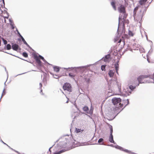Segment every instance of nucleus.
Listing matches in <instances>:
<instances>
[{
    "label": "nucleus",
    "instance_id": "obj_1",
    "mask_svg": "<svg viewBox=\"0 0 154 154\" xmlns=\"http://www.w3.org/2000/svg\"><path fill=\"white\" fill-rule=\"evenodd\" d=\"M118 9L119 12L122 13L123 15V16L122 15L120 16L119 19V23L117 32L118 34H121L125 28L124 21L125 20L126 15L125 14V8L124 5H121L119 7Z\"/></svg>",
    "mask_w": 154,
    "mask_h": 154
},
{
    "label": "nucleus",
    "instance_id": "obj_2",
    "mask_svg": "<svg viewBox=\"0 0 154 154\" xmlns=\"http://www.w3.org/2000/svg\"><path fill=\"white\" fill-rule=\"evenodd\" d=\"M148 0H140L139 3L140 6H139V7H141V9L140 10V19L137 20L139 21V23H141L142 17L144 14L145 13L147 9V7H146L144 5L146 2Z\"/></svg>",
    "mask_w": 154,
    "mask_h": 154
},
{
    "label": "nucleus",
    "instance_id": "obj_3",
    "mask_svg": "<svg viewBox=\"0 0 154 154\" xmlns=\"http://www.w3.org/2000/svg\"><path fill=\"white\" fill-rule=\"evenodd\" d=\"M129 103L128 99L124 100L121 101V104L120 106L116 107L115 108V111L120 112Z\"/></svg>",
    "mask_w": 154,
    "mask_h": 154
},
{
    "label": "nucleus",
    "instance_id": "obj_4",
    "mask_svg": "<svg viewBox=\"0 0 154 154\" xmlns=\"http://www.w3.org/2000/svg\"><path fill=\"white\" fill-rule=\"evenodd\" d=\"M121 100H122L120 98L118 97H114L112 99V103L115 106L116 105L115 107H113L114 108L115 107L114 112L116 113L118 112V114L119 112H117V111H115V108L116 107H117V106H120V105L121 104Z\"/></svg>",
    "mask_w": 154,
    "mask_h": 154
},
{
    "label": "nucleus",
    "instance_id": "obj_5",
    "mask_svg": "<svg viewBox=\"0 0 154 154\" xmlns=\"http://www.w3.org/2000/svg\"><path fill=\"white\" fill-rule=\"evenodd\" d=\"M63 88L64 90H67L69 92L72 91V90L70 84L67 83L64 84L63 86Z\"/></svg>",
    "mask_w": 154,
    "mask_h": 154
},
{
    "label": "nucleus",
    "instance_id": "obj_6",
    "mask_svg": "<svg viewBox=\"0 0 154 154\" xmlns=\"http://www.w3.org/2000/svg\"><path fill=\"white\" fill-rule=\"evenodd\" d=\"M110 130V135L109 138V141L111 143H113L114 144H115L116 143L113 140V136L112 134L113 132V129L112 127V126H109Z\"/></svg>",
    "mask_w": 154,
    "mask_h": 154
},
{
    "label": "nucleus",
    "instance_id": "obj_7",
    "mask_svg": "<svg viewBox=\"0 0 154 154\" xmlns=\"http://www.w3.org/2000/svg\"><path fill=\"white\" fill-rule=\"evenodd\" d=\"M62 139L63 140L62 142L64 143V146H65L67 143L71 142V140L70 137H69V136L63 137L62 138Z\"/></svg>",
    "mask_w": 154,
    "mask_h": 154
},
{
    "label": "nucleus",
    "instance_id": "obj_8",
    "mask_svg": "<svg viewBox=\"0 0 154 154\" xmlns=\"http://www.w3.org/2000/svg\"><path fill=\"white\" fill-rule=\"evenodd\" d=\"M138 8H139V7L137 6L134 8V12H134L133 16L134 17V19L135 20V19H136V20H137V21L138 22H139V21H137V20H138V19H140V13L137 16V17L136 14L137 11L138 9Z\"/></svg>",
    "mask_w": 154,
    "mask_h": 154
},
{
    "label": "nucleus",
    "instance_id": "obj_9",
    "mask_svg": "<svg viewBox=\"0 0 154 154\" xmlns=\"http://www.w3.org/2000/svg\"><path fill=\"white\" fill-rule=\"evenodd\" d=\"M33 56L34 59L35 60L38 65L40 66H42V62L40 60V58L39 56H38L36 54H35L33 55Z\"/></svg>",
    "mask_w": 154,
    "mask_h": 154
},
{
    "label": "nucleus",
    "instance_id": "obj_10",
    "mask_svg": "<svg viewBox=\"0 0 154 154\" xmlns=\"http://www.w3.org/2000/svg\"><path fill=\"white\" fill-rule=\"evenodd\" d=\"M75 132L76 133V135H80V134L81 135L82 132L84 131L83 129H81L78 128H75Z\"/></svg>",
    "mask_w": 154,
    "mask_h": 154
},
{
    "label": "nucleus",
    "instance_id": "obj_11",
    "mask_svg": "<svg viewBox=\"0 0 154 154\" xmlns=\"http://www.w3.org/2000/svg\"><path fill=\"white\" fill-rule=\"evenodd\" d=\"M110 55L109 54H108L106 55H105L104 57H103L101 59H103V60L105 62H109V59L110 58Z\"/></svg>",
    "mask_w": 154,
    "mask_h": 154
},
{
    "label": "nucleus",
    "instance_id": "obj_12",
    "mask_svg": "<svg viewBox=\"0 0 154 154\" xmlns=\"http://www.w3.org/2000/svg\"><path fill=\"white\" fill-rule=\"evenodd\" d=\"M91 65H87V66H79V67H71V68L69 67L68 68H64L63 69H74V68H86V67H89Z\"/></svg>",
    "mask_w": 154,
    "mask_h": 154
},
{
    "label": "nucleus",
    "instance_id": "obj_13",
    "mask_svg": "<svg viewBox=\"0 0 154 154\" xmlns=\"http://www.w3.org/2000/svg\"><path fill=\"white\" fill-rule=\"evenodd\" d=\"M115 71V70L114 69L110 70L109 71L108 74L110 77H113Z\"/></svg>",
    "mask_w": 154,
    "mask_h": 154
},
{
    "label": "nucleus",
    "instance_id": "obj_14",
    "mask_svg": "<svg viewBox=\"0 0 154 154\" xmlns=\"http://www.w3.org/2000/svg\"><path fill=\"white\" fill-rule=\"evenodd\" d=\"M140 46L139 45L136 44L134 43L133 44V48L134 50H138L139 48H140Z\"/></svg>",
    "mask_w": 154,
    "mask_h": 154
},
{
    "label": "nucleus",
    "instance_id": "obj_15",
    "mask_svg": "<svg viewBox=\"0 0 154 154\" xmlns=\"http://www.w3.org/2000/svg\"><path fill=\"white\" fill-rule=\"evenodd\" d=\"M12 48L14 51H17L18 49L19 46L16 44H12Z\"/></svg>",
    "mask_w": 154,
    "mask_h": 154
},
{
    "label": "nucleus",
    "instance_id": "obj_16",
    "mask_svg": "<svg viewBox=\"0 0 154 154\" xmlns=\"http://www.w3.org/2000/svg\"><path fill=\"white\" fill-rule=\"evenodd\" d=\"M119 62V61H118L115 64V71H116V72L118 74V70H119V65L118 64V63Z\"/></svg>",
    "mask_w": 154,
    "mask_h": 154
},
{
    "label": "nucleus",
    "instance_id": "obj_17",
    "mask_svg": "<svg viewBox=\"0 0 154 154\" xmlns=\"http://www.w3.org/2000/svg\"><path fill=\"white\" fill-rule=\"evenodd\" d=\"M68 150L67 149H63L60 150L59 151L54 152V154H60L64 152H65Z\"/></svg>",
    "mask_w": 154,
    "mask_h": 154
},
{
    "label": "nucleus",
    "instance_id": "obj_18",
    "mask_svg": "<svg viewBox=\"0 0 154 154\" xmlns=\"http://www.w3.org/2000/svg\"><path fill=\"white\" fill-rule=\"evenodd\" d=\"M53 66L54 71L57 72H59L60 70L59 67L57 66Z\"/></svg>",
    "mask_w": 154,
    "mask_h": 154
},
{
    "label": "nucleus",
    "instance_id": "obj_19",
    "mask_svg": "<svg viewBox=\"0 0 154 154\" xmlns=\"http://www.w3.org/2000/svg\"><path fill=\"white\" fill-rule=\"evenodd\" d=\"M109 146H112V147H115L116 148L119 149L120 150H122L123 149V148L122 147H121L120 146H119L118 145L114 146L113 144H110V145H109Z\"/></svg>",
    "mask_w": 154,
    "mask_h": 154
},
{
    "label": "nucleus",
    "instance_id": "obj_20",
    "mask_svg": "<svg viewBox=\"0 0 154 154\" xmlns=\"http://www.w3.org/2000/svg\"><path fill=\"white\" fill-rule=\"evenodd\" d=\"M50 73L53 76L54 78L56 79H58L61 77V75H54L51 72H50Z\"/></svg>",
    "mask_w": 154,
    "mask_h": 154
},
{
    "label": "nucleus",
    "instance_id": "obj_21",
    "mask_svg": "<svg viewBox=\"0 0 154 154\" xmlns=\"http://www.w3.org/2000/svg\"><path fill=\"white\" fill-rule=\"evenodd\" d=\"M130 89L131 90L130 91H129V94H128V95H129L131 94V91L133 90L135 88V87H134L132 85H131L129 86Z\"/></svg>",
    "mask_w": 154,
    "mask_h": 154
},
{
    "label": "nucleus",
    "instance_id": "obj_22",
    "mask_svg": "<svg viewBox=\"0 0 154 154\" xmlns=\"http://www.w3.org/2000/svg\"><path fill=\"white\" fill-rule=\"evenodd\" d=\"M21 38V39L22 41L23 42V43L25 44L29 48H30V46L28 45V44L26 42L24 38L22 36L20 37Z\"/></svg>",
    "mask_w": 154,
    "mask_h": 154
},
{
    "label": "nucleus",
    "instance_id": "obj_23",
    "mask_svg": "<svg viewBox=\"0 0 154 154\" xmlns=\"http://www.w3.org/2000/svg\"><path fill=\"white\" fill-rule=\"evenodd\" d=\"M121 150L124 151L125 152L128 153L130 154H137L135 153L134 152H132L131 151H130L128 150V149H125V150H123V149H122V150Z\"/></svg>",
    "mask_w": 154,
    "mask_h": 154
},
{
    "label": "nucleus",
    "instance_id": "obj_24",
    "mask_svg": "<svg viewBox=\"0 0 154 154\" xmlns=\"http://www.w3.org/2000/svg\"><path fill=\"white\" fill-rule=\"evenodd\" d=\"M111 5L112 6L113 9L116 10V8L115 5V3L114 2H112L111 3Z\"/></svg>",
    "mask_w": 154,
    "mask_h": 154
},
{
    "label": "nucleus",
    "instance_id": "obj_25",
    "mask_svg": "<svg viewBox=\"0 0 154 154\" xmlns=\"http://www.w3.org/2000/svg\"><path fill=\"white\" fill-rule=\"evenodd\" d=\"M76 140H74L75 142H73V143L74 144H75V145H76V146H79L80 145V144H77V142H78V141L79 140V139L78 138H77Z\"/></svg>",
    "mask_w": 154,
    "mask_h": 154
},
{
    "label": "nucleus",
    "instance_id": "obj_26",
    "mask_svg": "<svg viewBox=\"0 0 154 154\" xmlns=\"http://www.w3.org/2000/svg\"><path fill=\"white\" fill-rule=\"evenodd\" d=\"M88 107L87 106H85L83 108V110L84 111L86 112H88Z\"/></svg>",
    "mask_w": 154,
    "mask_h": 154
},
{
    "label": "nucleus",
    "instance_id": "obj_27",
    "mask_svg": "<svg viewBox=\"0 0 154 154\" xmlns=\"http://www.w3.org/2000/svg\"><path fill=\"white\" fill-rule=\"evenodd\" d=\"M93 108H92V107L91 106L90 110L88 112H87V113L91 115L93 113Z\"/></svg>",
    "mask_w": 154,
    "mask_h": 154
},
{
    "label": "nucleus",
    "instance_id": "obj_28",
    "mask_svg": "<svg viewBox=\"0 0 154 154\" xmlns=\"http://www.w3.org/2000/svg\"><path fill=\"white\" fill-rule=\"evenodd\" d=\"M11 48V45L10 44H8L6 46V49L8 50H9Z\"/></svg>",
    "mask_w": 154,
    "mask_h": 154
},
{
    "label": "nucleus",
    "instance_id": "obj_29",
    "mask_svg": "<svg viewBox=\"0 0 154 154\" xmlns=\"http://www.w3.org/2000/svg\"><path fill=\"white\" fill-rule=\"evenodd\" d=\"M106 65H102L101 66V69L102 71H105Z\"/></svg>",
    "mask_w": 154,
    "mask_h": 154
},
{
    "label": "nucleus",
    "instance_id": "obj_30",
    "mask_svg": "<svg viewBox=\"0 0 154 154\" xmlns=\"http://www.w3.org/2000/svg\"><path fill=\"white\" fill-rule=\"evenodd\" d=\"M139 50L140 51V53H143L144 52V50L141 47H140V48H139Z\"/></svg>",
    "mask_w": 154,
    "mask_h": 154
},
{
    "label": "nucleus",
    "instance_id": "obj_31",
    "mask_svg": "<svg viewBox=\"0 0 154 154\" xmlns=\"http://www.w3.org/2000/svg\"><path fill=\"white\" fill-rule=\"evenodd\" d=\"M128 34L130 36H133L134 35V34L130 30H129L128 31Z\"/></svg>",
    "mask_w": 154,
    "mask_h": 154
},
{
    "label": "nucleus",
    "instance_id": "obj_32",
    "mask_svg": "<svg viewBox=\"0 0 154 154\" xmlns=\"http://www.w3.org/2000/svg\"><path fill=\"white\" fill-rule=\"evenodd\" d=\"M23 55L25 57H28V54L26 52H23Z\"/></svg>",
    "mask_w": 154,
    "mask_h": 154
},
{
    "label": "nucleus",
    "instance_id": "obj_33",
    "mask_svg": "<svg viewBox=\"0 0 154 154\" xmlns=\"http://www.w3.org/2000/svg\"><path fill=\"white\" fill-rule=\"evenodd\" d=\"M69 75L70 76L71 78H73V77L75 76V75H74L72 73H69Z\"/></svg>",
    "mask_w": 154,
    "mask_h": 154
},
{
    "label": "nucleus",
    "instance_id": "obj_34",
    "mask_svg": "<svg viewBox=\"0 0 154 154\" xmlns=\"http://www.w3.org/2000/svg\"><path fill=\"white\" fill-rule=\"evenodd\" d=\"M2 39L3 42L4 44L5 45L7 43V41L6 40L4 39L3 38H2Z\"/></svg>",
    "mask_w": 154,
    "mask_h": 154
},
{
    "label": "nucleus",
    "instance_id": "obj_35",
    "mask_svg": "<svg viewBox=\"0 0 154 154\" xmlns=\"http://www.w3.org/2000/svg\"><path fill=\"white\" fill-rule=\"evenodd\" d=\"M103 138H100L99 139V140H98V143H101L102 142H103Z\"/></svg>",
    "mask_w": 154,
    "mask_h": 154
},
{
    "label": "nucleus",
    "instance_id": "obj_36",
    "mask_svg": "<svg viewBox=\"0 0 154 154\" xmlns=\"http://www.w3.org/2000/svg\"><path fill=\"white\" fill-rule=\"evenodd\" d=\"M16 31H17V33H18V35L19 36H20V37H21V36H22L20 34V33L17 30V28H16Z\"/></svg>",
    "mask_w": 154,
    "mask_h": 154
},
{
    "label": "nucleus",
    "instance_id": "obj_37",
    "mask_svg": "<svg viewBox=\"0 0 154 154\" xmlns=\"http://www.w3.org/2000/svg\"><path fill=\"white\" fill-rule=\"evenodd\" d=\"M40 86V93H41L42 92V89L41 88L42 87V85L41 83H40L39 84Z\"/></svg>",
    "mask_w": 154,
    "mask_h": 154
},
{
    "label": "nucleus",
    "instance_id": "obj_38",
    "mask_svg": "<svg viewBox=\"0 0 154 154\" xmlns=\"http://www.w3.org/2000/svg\"><path fill=\"white\" fill-rule=\"evenodd\" d=\"M9 20L10 25H12V24L13 23L12 20L10 19H9Z\"/></svg>",
    "mask_w": 154,
    "mask_h": 154
},
{
    "label": "nucleus",
    "instance_id": "obj_39",
    "mask_svg": "<svg viewBox=\"0 0 154 154\" xmlns=\"http://www.w3.org/2000/svg\"><path fill=\"white\" fill-rule=\"evenodd\" d=\"M42 60L43 61V62H44L45 63H47L49 65H51V64H50L48 63L44 59V60Z\"/></svg>",
    "mask_w": 154,
    "mask_h": 154
},
{
    "label": "nucleus",
    "instance_id": "obj_40",
    "mask_svg": "<svg viewBox=\"0 0 154 154\" xmlns=\"http://www.w3.org/2000/svg\"><path fill=\"white\" fill-rule=\"evenodd\" d=\"M39 57L40 59H42V60H44V59L43 57L42 56L40 55H39Z\"/></svg>",
    "mask_w": 154,
    "mask_h": 154
},
{
    "label": "nucleus",
    "instance_id": "obj_41",
    "mask_svg": "<svg viewBox=\"0 0 154 154\" xmlns=\"http://www.w3.org/2000/svg\"><path fill=\"white\" fill-rule=\"evenodd\" d=\"M4 68H5V71H6V72L7 74V76L8 77V72L6 69V68L5 67H4Z\"/></svg>",
    "mask_w": 154,
    "mask_h": 154
},
{
    "label": "nucleus",
    "instance_id": "obj_42",
    "mask_svg": "<svg viewBox=\"0 0 154 154\" xmlns=\"http://www.w3.org/2000/svg\"><path fill=\"white\" fill-rule=\"evenodd\" d=\"M10 25L11 26L12 29H14V26L13 24H12V25Z\"/></svg>",
    "mask_w": 154,
    "mask_h": 154
},
{
    "label": "nucleus",
    "instance_id": "obj_43",
    "mask_svg": "<svg viewBox=\"0 0 154 154\" xmlns=\"http://www.w3.org/2000/svg\"><path fill=\"white\" fill-rule=\"evenodd\" d=\"M152 50H150L149 52H148V54H149L150 53H152Z\"/></svg>",
    "mask_w": 154,
    "mask_h": 154
},
{
    "label": "nucleus",
    "instance_id": "obj_44",
    "mask_svg": "<svg viewBox=\"0 0 154 154\" xmlns=\"http://www.w3.org/2000/svg\"><path fill=\"white\" fill-rule=\"evenodd\" d=\"M144 33H145V35H146V39H147V40H148V38H147V35L146 34V32H145V31H144Z\"/></svg>",
    "mask_w": 154,
    "mask_h": 154
},
{
    "label": "nucleus",
    "instance_id": "obj_45",
    "mask_svg": "<svg viewBox=\"0 0 154 154\" xmlns=\"http://www.w3.org/2000/svg\"><path fill=\"white\" fill-rule=\"evenodd\" d=\"M53 146L51 147L49 149V151L50 152H51V149L52 148V147Z\"/></svg>",
    "mask_w": 154,
    "mask_h": 154
},
{
    "label": "nucleus",
    "instance_id": "obj_46",
    "mask_svg": "<svg viewBox=\"0 0 154 154\" xmlns=\"http://www.w3.org/2000/svg\"><path fill=\"white\" fill-rule=\"evenodd\" d=\"M2 2H3V4H4V6L5 7V3L4 0H2Z\"/></svg>",
    "mask_w": 154,
    "mask_h": 154
},
{
    "label": "nucleus",
    "instance_id": "obj_47",
    "mask_svg": "<svg viewBox=\"0 0 154 154\" xmlns=\"http://www.w3.org/2000/svg\"><path fill=\"white\" fill-rule=\"evenodd\" d=\"M1 141L2 143H4V144H5V145H6V144L2 140H1Z\"/></svg>",
    "mask_w": 154,
    "mask_h": 154
},
{
    "label": "nucleus",
    "instance_id": "obj_48",
    "mask_svg": "<svg viewBox=\"0 0 154 154\" xmlns=\"http://www.w3.org/2000/svg\"><path fill=\"white\" fill-rule=\"evenodd\" d=\"M4 19H6V18L8 19V17H4Z\"/></svg>",
    "mask_w": 154,
    "mask_h": 154
},
{
    "label": "nucleus",
    "instance_id": "obj_49",
    "mask_svg": "<svg viewBox=\"0 0 154 154\" xmlns=\"http://www.w3.org/2000/svg\"><path fill=\"white\" fill-rule=\"evenodd\" d=\"M13 151H15V152H17V153H19V152L18 151H16V150L13 149Z\"/></svg>",
    "mask_w": 154,
    "mask_h": 154
},
{
    "label": "nucleus",
    "instance_id": "obj_50",
    "mask_svg": "<svg viewBox=\"0 0 154 154\" xmlns=\"http://www.w3.org/2000/svg\"><path fill=\"white\" fill-rule=\"evenodd\" d=\"M4 21L5 23H6V19H4Z\"/></svg>",
    "mask_w": 154,
    "mask_h": 154
},
{
    "label": "nucleus",
    "instance_id": "obj_51",
    "mask_svg": "<svg viewBox=\"0 0 154 154\" xmlns=\"http://www.w3.org/2000/svg\"><path fill=\"white\" fill-rule=\"evenodd\" d=\"M83 144L82 145H86V144H85V143H82ZM86 144H87V143H85Z\"/></svg>",
    "mask_w": 154,
    "mask_h": 154
},
{
    "label": "nucleus",
    "instance_id": "obj_52",
    "mask_svg": "<svg viewBox=\"0 0 154 154\" xmlns=\"http://www.w3.org/2000/svg\"><path fill=\"white\" fill-rule=\"evenodd\" d=\"M6 145L10 148V149L11 148V147L9 146L7 144H6Z\"/></svg>",
    "mask_w": 154,
    "mask_h": 154
},
{
    "label": "nucleus",
    "instance_id": "obj_53",
    "mask_svg": "<svg viewBox=\"0 0 154 154\" xmlns=\"http://www.w3.org/2000/svg\"><path fill=\"white\" fill-rule=\"evenodd\" d=\"M121 39H120V40L118 42H119V43H120V42H121Z\"/></svg>",
    "mask_w": 154,
    "mask_h": 154
},
{
    "label": "nucleus",
    "instance_id": "obj_54",
    "mask_svg": "<svg viewBox=\"0 0 154 154\" xmlns=\"http://www.w3.org/2000/svg\"><path fill=\"white\" fill-rule=\"evenodd\" d=\"M26 73V72H25V73H23L20 74L18 75H21V74H24V73Z\"/></svg>",
    "mask_w": 154,
    "mask_h": 154
},
{
    "label": "nucleus",
    "instance_id": "obj_55",
    "mask_svg": "<svg viewBox=\"0 0 154 154\" xmlns=\"http://www.w3.org/2000/svg\"><path fill=\"white\" fill-rule=\"evenodd\" d=\"M147 61H148V62H149V59H148V58H147Z\"/></svg>",
    "mask_w": 154,
    "mask_h": 154
},
{
    "label": "nucleus",
    "instance_id": "obj_56",
    "mask_svg": "<svg viewBox=\"0 0 154 154\" xmlns=\"http://www.w3.org/2000/svg\"><path fill=\"white\" fill-rule=\"evenodd\" d=\"M10 149H11L12 150H13V149H12V148H11Z\"/></svg>",
    "mask_w": 154,
    "mask_h": 154
},
{
    "label": "nucleus",
    "instance_id": "obj_57",
    "mask_svg": "<svg viewBox=\"0 0 154 154\" xmlns=\"http://www.w3.org/2000/svg\"><path fill=\"white\" fill-rule=\"evenodd\" d=\"M152 1H151L150 2H149V4H150L151 3V2Z\"/></svg>",
    "mask_w": 154,
    "mask_h": 154
},
{
    "label": "nucleus",
    "instance_id": "obj_58",
    "mask_svg": "<svg viewBox=\"0 0 154 154\" xmlns=\"http://www.w3.org/2000/svg\"><path fill=\"white\" fill-rule=\"evenodd\" d=\"M152 1H151L150 2H149V4H150L151 3V2Z\"/></svg>",
    "mask_w": 154,
    "mask_h": 154
},
{
    "label": "nucleus",
    "instance_id": "obj_59",
    "mask_svg": "<svg viewBox=\"0 0 154 154\" xmlns=\"http://www.w3.org/2000/svg\"><path fill=\"white\" fill-rule=\"evenodd\" d=\"M68 101H67L66 102V103H68Z\"/></svg>",
    "mask_w": 154,
    "mask_h": 154
},
{
    "label": "nucleus",
    "instance_id": "obj_60",
    "mask_svg": "<svg viewBox=\"0 0 154 154\" xmlns=\"http://www.w3.org/2000/svg\"><path fill=\"white\" fill-rule=\"evenodd\" d=\"M8 54H11V55H12V54H9V53H8Z\"/></svg>",
    "mask_w": 154,
    "mask_h": 154
},
{
    "label": "nucleus",
    "instance_id": "obj_61",
    "mask_svg": "<svg viewBox=\"0 0 154 154\" xmlns=\"http://www.w3.org/2000/svg\"><path fill=\"white\" fill-rule=\"evenodd\" d=\"M139 85V84H138L137 85V86H138Z\"/></svg>",
    "mask_w": 154,
    "mask_h": 154
},
{
    "label": "nucleus",
    "instance_id": "obj_62",
    "mask_svg": "<svg viewBox=\"0 0 154 154\" xmlns=\"http://www.w3.org/2000/svg\"><path fill=\"white\" fill-rule=\"evenodd\" d=\"M18 40H20V39H18Z\"/></svg>",
    "mask_w": 154,
    "mask_h": 154
},
{
    "label": "nucleus",
    "instance_id": "obj_63",
    "mask_svg": "<svg viewBox=\"0 0 154 154\" xmlns=\"http://www.w3.org/2000/svg\"><path fill=\"white\" fill-rule=\"evenodd\" d=\"M5 83H6V82H5Z\"/></svg>",
    "mask_w": 154,
    "mask_h": 154
}]
</instances>
